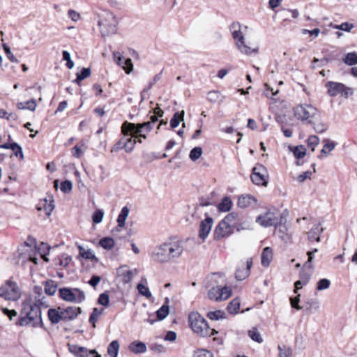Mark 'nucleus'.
I'll list each match as a JSON object with an SVG mask.
<instances>
[{
    "mask_svg": "<svg viewBox=\"0 0 357 357\" xmlns=\"http://www.w3.org/2000/svg\"><path fill=\"white\" fill-rule=\"evenodd\" d=\"M183 243L175 238L154 248L151 257L159 263H167L178 258L183 252Z\"/></svg>",
    "mask_w": 357,
    "mask_h": 357,
    "instance_id": "f257e3e1",
    "label": "nucleus"
},
{
    "mask_svg": "<svg viewBox=\"0 0 357 357\" xmlns=\"http://www.w3.org/2000/svg\"><path fill=\"white\" fill-rule=\"evenodd\" d=\"M15 324L18 326L43 327L41 310L30 299H25L22 303L20 316Z\"/></svg>",
    "mask_w": 357,
    "mask_h": 357,
    "instance_id": "f03ea898",
    "label": "nucleus"
},
{
    "mask_svg": "<svg viewBox=\"0 0 357 357\" xmlns=\"http://www.w3.org/2000/svg\"><path fill=\"white\" fill-rule=\"evenodd\" d=\"M188 320L192 330L202 337H210L218 333L215 329H211L206 319L197 312H191Z\"/></svg>",
    "mask_w": 357,
    "mask_h": 357,
    "instance_id": "7ed1b4c3",
    "label": "nucleus"
},
{
    "mask_svg": "<svg viewBox=\"0 0 357 357\" xmlns=\"http://www.w3.org/2000/svg\"><path fill=\"white\" fill-rule=\"evenodd\" d=\"M102 37L115 34L117 31L118 21L110 11H104L98 22Z\"/></svg>",
    "mask_w": 357,
    "mask_h": 357,
    "instance_id": "20e7f679",
    "label": "nucleus"
},
{
    "mask_svg": "<svg viewBox=\"0 0 357 357\" xmlns=\"http://www.w3.org/2000/svg\"><path fill=\"white\" fill-rule=\"evenodd\" d=\"M233 38L236 42L238 50L243 54H251L258 52V48H251L245 43V38L241 31V24L238 22H233L229 26Z\"/></svg>",
    "mask_w": 357,
    "mask_h": 357,
    "instance_id": "39448f33",
    "label": "nucleus"
},
{
    "mask_svg": "<svg viewBox=\"0 0 357 357\" xmlns=\"http://www.w3.org/2000/svg\"><path fill=\"white\" fill-rule=\"evenodd\" d=\"M317 114L316 107L310 104L298 105L294 108V116L303 122L312 123V119Z\"/></svg>",
    "mask_w": 357,
    "mask_h": 357,
    "instance_id": "423d86ee",
    "label": "nucleus"
},
{
    "mask_svg": "<svg viewBox=\"0 0 357 357\" xmlns=\"http://www.w3.org/2000/svg\"><path fill=\"white\" fill-rule=\"evenodd\" d=\"M59 297L67 302L81 303L86 299L84 292L78 288L62 287L59 289Z\"/></svg>",
    "mask_w": 357,
    "mask_h": 357,
    "instance_id": "0eeeda50",
    "label": "nucleus"
},
{
    "mask_svg": "<svg viewBox=\"0 0 357 357\" xmlns=\"http://www.w3.org/2000/svg\"><path fill=\"white\" fill-rule=\"evenodd\" d=\"M21 296V291L17 284L11 280H7L4 284L0 287V297L6 300L17 301Z\"/></svg>",
    "mask_w": 357,
    "mask_h": 357,
    "instance_id": "6e6552de",
    "label": "nucleus"
},
{
    "mask_svg": "<svg viewBox=\"0 0 357 357\" xmlns=\"http://www.w3.org/2000/svg\"><path fill=\"white\" fill-rule=\"evenodd\" d=\"M325 86L327 89L328 94L331 97H335L341 94L347 98L349 95L353 93L352 89L346 86L342 83L328 81L326 82Z\"/></svg>",
    "mask_w": 357,
    "mask_h": 357,
    "instance_id": "1a4fd4ad",
    "label": "nucleus"
},
{
    "mask_svg": "<svg viewBox=\"0 0 357 357\" xmlns=\"http://www.w3.org/2000/svg\"><path fill=\"white\" fill-rule=\"evenodd\" d=\"M232 291L230 287L216 286L211 288L208 292V298L215 301L227 299L231 296Z\"/></svg>",
    "mask_w": 357,
    "mask_h": 357,
    "instance_id": "9d476101",
    "label": "nucleus"
},
{
    "mask_svg": "<svg viewBox=\"0 0 357 357\" xmlns=\"http://www.w3.org/2000/svg\"><path fill=\"white\" fill-rule=\"evenodd\" d=\"M266 168L263 165L257 164L256 166L253 167L250 175L252 183L255 185L266 186L268 184L266 176Z\"/></svg>",
    "mask_w": 357,
    "mask_h": 357,
    "instance_id": "9b49d317",
    "label": "nucleus"
},
{
    "mask_svg": "<svg viewBox=\"0 0 357 357\" xmlns=\"http://www.w3.org/2000/svg\"><path fill=\"white\" fill-rule=\"evenodd\" d=\"M69 351L76 357H101L95 349L89 350L87 348L76 344H69Z\"/></svg>",
    "mask_w": 357,
    "mask_h": 357,
    "instance_id": "f8f14e48",
    "label": "nucleus"
},
{
    "mask_svg": "<svg viewBox=\"0 0 357 357\" xmlns=\"http://www.w3.org/2000/svg\"><path fill=\"white\" fill-rule=\"evenodd\" d=\"M282 215H280V218H269L264 214L259 215L256 218V222L258 223L263 227H269L274 226L275 229H278V224L283 221Z\"/></svg>",
    "mask_w": 357,
    "mask_h": 357,
    "instance_id": "ddd939ff",
    "label": "nucleus"
},
{
    "mask_svg": "<svg viewBox=\"0 0 357 357\" xmlns=\"http://www.w3.org/2000/svg\"><path fill=\"white\" fill-rule=\"evenodd\" d=\"M213 223V220L211 217L206 213V218L201 221L199 229V237L205 241L208 237Z\"/></svg>",
    "mask_w": 357,
    "mask_h": 357,
    "instance_id": "4468645a",
    "label": "nucleus"
},
{
    "mask_svg": "<svg viewBox=\"0 0 357 357\" xmlns=\"http://www.w3.org/2000/svg\"><path fill=\"white\" fill-rule=\"evenodd\" d=\"M63 322H68L75 319L82 312L81 307L76 306H68L66 308L61 307Z\"/></svg>",
    "mask_w": 357,
    "mask_h": 357,
    "instance_id": "2eb2a0df",
    "label": "nucleus"
},
{
    "mask_svg": "<svg viewBox=\"0 0 357 357\" xmlns=\"http://www.w3.org/2000/svg\"><path fill=\"white\" fill-rule=\"evenodd\" d=\"M153 125L154 124L149 121L142 123H134L128 121L124 122V128H128L130 130H133V129L137 128L138 129V132H145L146 133H149L152 130Z\"/></svg>",
    "mask_w": 357,
    "mask_h": 357,
    "instance_id": "dca6fc26",
    "label": "nucleus"
},
{
    "mask_svg": "<svg viewBox=\"0 0 357 357\" xmlns=\"http://www.w3.org/2000/svg\"><path fill=\"white\" fill-rule=\"evenodd\" d=\"M231 234V227L227 226L220 221L215 228L213 231V238L215 240H220L222 238L227 237Z\"/></svg>",
    "mask_w": 357,
    "mask_h": 357,
    "instance_id": "f3484780",
    "label": "nucleus"
},
{
    "mask_svg": "<svg viewBox=\"0 0 357 357\" xmlns=\"http://www.w3.org/2000/svg\"><path fill=\"white\" fill-rule=\"evenodd\" d=\"M54 199L52 196H49L40 201L37 206L38 211L44 210L47 215H50L54 208Z\"/></svg>",
    "mask_w": 357,
    "mask_h": 357,
    "instance_id": "a211bd4d",
    "label": "nucleus"
},
{
    "mask_svg": "<svg viewBox=\"0 0 357 357\" xmlns=\"http://www.w3.org/2000/svg\"><path fill=\"white\" fill-rule=\"evenodd\" d=\"M252 266V259H248L246 261V266H243L241 268H238L235 273V278L237 280L241 281L247 278L250 272V268Z\"/></svg>",
    "mask_w": 357,
    "mask_h": 357,
    "instance_id": "6ab92c4d",
    "label": "nucleus"
},
{
    "mask_svg": "<svg viewBox=\"0 0 357 357\" xmlns=\"http://www.w3.org/2000/svg\"><path fill=\"white\" fill-rule=\"evenodd\" d=\"M47 317L52 325H55L59 324L60 321H63L61 307L50 308L47 311Z\"/></svg>",
    "mask_w": 357,
    "mask_h": 357,
    "instance_id": "aec40b11",
    "label": "nucleus"
},
{
    "mask_svg": "<svg viewBox=\"0 0 357 357\" xmlns=\"http://www.w3.org/2000/svg\"><path fill=\"white\" fill-rule=\"evenodd\" d=\"M257 199L250 195H245L239 197L237 202L238 207L244 208L249 206H255L257 204Z\"/></svg>",
    "mask_w": 357,
    "mask_h": 357,
    "instance_id": "412c9836",
    "label": "nucleus"
},
{
    "mask_svg": "<svg viewBox=\"0 0 357 357\" xmlns=\"http://www.w3.org/2000/svg\"><path fill=\"white\" fill-rule=\"evenodd\" d=\"M305 311L307 313L312 314L318 312L320 309V302L315 298H309L304 301Z\"/></svg>",
    "mask_w": 357,
    "mask_h": 357,
    "instance_id": "4be33fe9",
    "label": "nucleus"
},
{
    "mask_svg": "<svg viewBox=\"0 0 357 357\" xmlns=\"http://www.w3.org/2000/svg\"><path fill=\"white\" fill-rule=\"evenodd\" d=\"M324 228L321 227V223L314 225L307 233L308 240L310 241H320V234L323 232Z\"/></svg>",
    "mask_w": 357,
    "mask_h": 357,
    "instance_id": "5701e85b",
    "label": "nucleus"
},
{
    "mask_svg": "<svg viewBox=\"0 0 357 357\" xmlns=\"http://www.w3.org/2000/svg\"><path fill=\"white\" fill-rule=\"evenodd\" d=\"M129 350L133 354H142L146 351V345L141 341H134L128 346Z\"/></svg>",
    "mask_w": 357,
    "mask_h": 357,
    "instance_id": "b1692460",
    "label": "nucleus"
},
{
    "mask_svg": "<svg viewBox=\"0 0 357 357\" xmlns=\"http://www.w3.org/2000/svg\"><path fill=\"white\" fill-rule=\"evenodd\" d=\"M129 214V208L127 206H124L121 208L120 213L118 215L117 218V227L113 229V232L114 231H119V227H123L125 225V222L126 218H128Z\"/></svg>",
    "mask_w": 357,
    "mask_h": 357,
    "instance_id": "393cba45",
    "label": "nucleus"
},
{
    "mask_svg": "<svg viewBox=\"0 0 357 357\" xmlns=\"http://www.w3.org/2000/svg\"><path fill=\"white\" fill-rule=\"evenodd\" d=\"M138 129H133L130 130L128 128H124V123L121 126V132L125 137L133 136L134 137H140L141 139H146V135L144 132H138Z\"/></svg>",
    "mask_w": 357,
    "mask_h": 357,
    "instance_id": "a878e982",
    "label": "nucleus"
},
{
    "mask_svg": "<svg viewBox=\"0 0 357 357\" xmlns=\"http://www.w3.org/2000/svg\"><path fill=\"white\" fill-rule=\"evenodd\" d=\"M273 257V251L270 247L264 248L261 253V264L263 266L267 267L269 266L270 262Z\"/></svg>",
    "mask_w": 357,
    "mask_h": 357,
    "instance_id": "bb28decb",
    "label": "nucleus"
},
{
    "mask_svg": "<svg viewBox=\"0 0 357 357\" xmlns=\"http://www.w3.org/2000/svg\"><path fill=\"white\" fill-rule=\"evenodd\" d=\"M43 284L45 294L50 296H53L57 289V283L52 280H48L44 282Z\"/></svg>",
    "mask_w": 357,
    "mask_h": 357,
    "instance_id": "cd10ccee",
    "label": "nucleus"
},
{
    "mask_svg": "<svg viewBox=\"0 0 357 357\" xmlns=\"http://www.w3.org/2000/svg\"><path fill=\"white\" fill-rule=\"evenodd\" d=\"M78 249H79V255L82 257H83V258H84L86 259H89L91 261H94V262H98V259L93 253L91 250H85V249L82 246H81V245L78 246Z\"/></svg>",
    "mask_w": 357,
    "mask_h": 357,
    "instance_id": "c85d7f7f",
    "label": "nucleus"
},
{
    "mask_svg": "<svg viewBox=\"0 0 357 357\" xmlns=\"http://www.w3.org/2000/svg\"><path fill=\"white\" fill-rule=\"evenodd\" d=\"M168 298H166V303L163 304L157 311H156V317L157 319L161 321L166 318L169 312V306L167 304L168 303Z\"/></svg>",
    "mask_w": 357,
    "mask_h": 357,
    "instance_id": "c756f323",
    "label": "nucleus"
},
{
    "mask_svg": "<svg viewBox=\"0 0 357 357\" xmlns=\"http://www.w3.org/2000/svg\"><path fill=\"white\" fill-rule=\"evenodd\" d=\"M91 71L89 68H82L81 71L76 74L77 77L73 82L77 84L80 85L81 82L84 79L87 78L88 77H89L91 75Z\"/></svg>",
    "mask_w": 357,
    "mask_h": 357,
    "instance_id": "7c9ffc66",
    "label": "nucleus"
},
{
    "mask_svg": "<svg viewBox=\"0 0 357 357\" xmlns=\"http://www.w3.org/2000/svg\"><path fill=\"white\" fill-rule=\"evenodd\" d=\"M232 205V202L229 197H225L218 205V208L221 212L229 211Z\"/></svg>",
    "mask_w": 357,
    "mask_h": 357,
    "instance_id": "2f4dec72",
    "label": "nucleus"
},
{
    "mask_svg": "<svg viewBox=\"0 0 357 357\" xmlns=\"http://www.w3.org/2000/svg\"><path fill=\"white\" fill-rule=\"evenodd\" d=\"M240 300L238 298H234L229 303L227 310L231 314H237L240 308Z\"/></svg>",
    "mask_w": 357,
    "mask_h": 357,
    "instance_id": "473e14b6",
    "label": "nucleus"
},
{
    "mask_svg": "<svg viewBox=\"0 0 357 357\" xmlns=\"http://www.w3.org/2000/svg\"><path fill=\"white\" fill-rule=\"evenodd\" d=\"M17 107L19 109H29L30 111H34L36 108V102L34 99H31L24 102H18Z\"/></svg>",
    "mask_w": 357,
    "mask_h": 357,
    "instance_id": "72a5a7b5",
    "label": "nucleus"
},
{
    "mask_svg": "<svg viewBox=\"0 0 357 357\" xmlns=\"http://www.w3.org/2000/svg\"><path fill=\"white\" fill-rule=\"evenodd\" d=\"M289 149L292 151L296 159H301L306 155V149L303 145H299L294 147L289 146Z\"/></svg>",
    "mask_w": 357,
    "mask_h": 357,
    "instance_id": "f704fd0d",
    "label": "nucleus"
},
{
    "mask_svg": "<svg viewBox=\"0 0 357 357\" xmlns=\"http://www.w3.org/2000/svg\"><path fill=\"white\" fill-rule=\"evenodd\" d=\"M119 349V342L117 340H113L107 347V354L110 357H117Z\"/></svg>",
    "mask_w": 357,
    "mask_h": 357,
    "instance_id": "c9c22d12",
    "label": "nucleus"
},
{
    "mask_svg": "<svg viewBox=\"0 0 357 357\" xmlns=\"http://www.w3.org/2000/svg\"><path fill=\"white\" fill-rule=\"evenodd\" d=\"M183 117H184V111H182L181 113H179V112L174 113V114L173 115L172 118L170 120L171 128H176L179 125L180 122L181 121H183Z\"/></svg>",
    "mask_w": 357,
    "mask_h": 357,
    "instance_id": "e433bc0d",
    "label": "nucleus"
},
{
    "mask_svg": "<svg viewBox=\"0 0 357 357\" xmlns=\"http://www.w3.org/2000/svg\"><path fill=\"white\" fill-rule=\"evenodd\" d=\"M26 299H30L32 303H36V305L39 307V309L40 310L43 307H45V308H47L48 307V304L47 303V301L45 300L46 298L44 296H43L41 297L36 296L34 298H32L31 296H29V297L26 298Z\"/></svg>",
    "mask_w": 357,
    "mask_h": 357,
    "instance_id": "4c0bfd02",
    "label": "nucleus"
},
{
    "mask_svg": "<svg viewBox=\"0 0 357 357\" xmlns=\"http://www.w3.org/2000/svg\"><path fill=\"white\" fill-rule=\"evenodd\" d=\"M99 245L105 250H111L114 245V241L111 237H104L100 240Z\"/></svg>",
    "mask_w": 357,
    "mask_h": 357,
    "instance_id": "58836bf2",
    "label": "nucleus"
},
{
    "mask_svg": "<svg viewBox=\"0 0 357 357\" xmlns=\"http://www.w3.org/2000/svg\"><path fill=\"white\" fill-rule=\"evenodd\" d=\"M207 317L211 320H219L226 317L225 312L222 310L211 311L207 313Z\"/></svg>",
    "mask_w": 357,
    "mask_h": 357,
    "instance_id": "ea45409f",
    "label": "nucleus"
},
{
    "mask_svg": "<svg viewBox=\"0 0 357 357\" xmlns=\"http://www.w3.org/2000/svg\"><path fill=\"white\" fill-rule=\"evenodd\" d=\"M104 312V309L99 310L97 307L93 309V311L89 317V322L93 325V327H96V322L98 321V317L101 315Z\"/></svg>",
    "mask_w": 357,
    "mask_h": 357,
    "instance_id": "a19ab883",
    "label": "nucleus"
},
{
    "mask_svg": "<svg viewBox=\"0 0 357 357\" xmlns=\"http://www.w3.org/2000/svg\"><path fill=\"white\" fill-rule=\"evenodd\" d=\"M343 61L349 66L357 64V54L354 52L348 53L343 59Z\"/></svg>",
    "mask_w": 357,
    "mask_h": 357,
    "instance_id": "79ce46f5",
    "label": "nucleus"
},
{
    "mask_svg": "<svg viewBox=\"0 0 357 357\" xmlns=\"http://www.w3.org/2000/svg\"><path fill=\"white\" fill-rule=\"evenodd\" d=\"M133 136H129L126 137L124 149L127 153L131 152L135 144L137 143L136 139H132Z\"/></svg>",
    "mask_w": 357,
    "mask_h": 357,
    "instance_id": "37998d69",
    "label": "nucleus"
},
{
    "mask_svg": "<svg viewBox=\"0 0 357 357\" xmlns=\"http://www.w3.org/2000/svg\"><path fill=\"white\" fill-rule=\"evenodd\" d=\"M202 154V149L199 146H196L193 148L189 154V158L191 160L195 161L198 160Z\"/></svg>",
    "mask_w": 357,
    "mask_h": 357,
    "instance_id": "c03bdc74",
    "label": "nucleus"
},
{
    "mask_svg": "<svg viewBox=\"0 0 357 357\" xmlns=\"http://www.w3.org/2000/svg\"><path fill=\"white\" fill-rule=\"evenodd\" d=\"M193 357H213V354L206 349H198L194 351Z\"/></svg>",
    "mask_w": 357,
    "mask_h": 357,
    "instance_id": "a18cd8bd",
    "label": "nucleus"
},
{
    "mask_svg": "<svg viewBox=\"0 0 357 357\" xmlns=\"http://www.w3.org/2000/svg\"><path fill=\"white\" fill-rule=\"evenodd\" d=\"M248 335L253 341H255L258 343L263 342V339L256 328L250 330L248 331Z\"/></svg>",
    "mask_w": 357,
    "mask_h": 357,
    "instance_id": "49530a36",
    "label": "nucleus"
},
{
    "mask_svg": "<svg viewBox=\"0 0 357 357\" xmlns=\"http://www.w3.org/2000/svg\"><path fill=\"white\" fill-rule=\"evenodd\" d=\"M238 218V213L232 212L227 214L225 218L222 220V222H225L229 227H231V225L234 223L236 220Z\"/></svg>",
    "mask_w": 357,
    "mask_h": 357,
    "instance_id": "de8ad7c7",
    "label": "nucleus"
},
{
    "mask_svg": "<svg viewBox=\"0 0 357 357\" xmlns=\"http://www.w3.org/2000/svg\"><path fill=\"white\" fill-rule=\"evenodd\" d=\"M330 26H331L335 29H339V30H342L344 31L349 32L354 28V26L353 24H351L349 22H343L340 25H333V24H331Z\"/></svg>",
    "mask_w": 357,
    "mask_h": 357,
    "instance_id": "09e8293b",
    "label": "nucleus"
},
{
    "mask_svg": "<svg viewBox=\"0 0 357 357\" xmlns=\"http://www.w3.org/2000/svg\"><path fill=\"white\" fill-rule=\"evenodd\" d=\"M278 349L280 351L279 356L280 357H291L292 355V349L286 345L278 346Z\"/></svg>",
    "mask_w": 357,
    "mask_h": 357,
    "instance_id": "8fccbe9b",
    "label": "nucleus"
},
{
    "mask_svg": "<svg viewBox=\"0 0 357 357\" xmlns=\"http://www.w3.org/2000/svg\"><path fill=\"white\" fill-rule=\"evenodd\" d=\"M319 139L316 135H310L307 139V146L311 148L312 151L315 150V147L319 144Z\"/></svg>",
    "mask_w": 357,
    "mask_h": 357,
    "instance_id": "3c124183",
    "label": "nucleus"
},
{
    "mask_svg": "<svg viewBox=\"0 0 357 357\" xmlns=\"http://www.w3.org/2000/svg\"><path fill=\"white\" fill-rule=\"evenodd\" d=\"M311 125L313 126L314 131L317 133H323L326 132L328 128V125L323 122H318L317 123H315L312 121Z\"/></svg>",
    "mask_w": 357,
    "mask_h": 357,
    "instance_id": "603ef678",
    "label": "nucleus"
},
{
    "mask_svg": "<svg viewBox=\"0 0 357 357\" xmlns=\"http://www.w3.org/2000/svg\"><path fill=\"white\" fill-rule=\"evenodd\" d=\"M10 149L13 151L14 155L17 158H19L20 160L24 159L22 149L17 143L13 142V147Z\"/></svg>",
    "mask_w": 357,
    "mask_h": 357,
    "instance_id": "864d4df0",
    "label": "nucleus"
},
{
    "mask_svg": "<svg viewBox=\"0 0 357 357\" xmlns=\"http://www.w3.org/2000/svg\"><path fill=\"white\" fill-rule=\"evenodd\" d=\"M104 216V211L102 209H97L92 215V220L95 224H99L102 222Z\"/></svg>",
    "mask_w": 357,
    "mask_h": 357,
    "instance_id": "5fc2aeb1",
    "label": "nucleus"
},
{
    "mask_svg": "<svg viewBox=\"0 0 357 357\" xmlns=\"http://www.w3.org/2000/svg\"><path fill=\"white\" fill-rule=\"evenodd\" d=\"M120 275L122 277V282L125 284L129 283L132 278V272L130 270H123Z\"/></svg>",
    "mask_w": 357,
    "mask_h": 357,
    "instance_id": "6e6d98bb",
    "label": "nucleus"
},
{
    "mask_svg": "<svg viewBox=\"0 0 357 357\" xmlns=\"http://www.w3.org/2000/svg\"><path fill=\"white\" fill-rule=\"evenodd\" d=\"M330 285H331V282L328 279L322 278L318 281L317 285V289L318 291H322V290L329 288Z\"/></svg>",
    "mask_w": 357,
    "mask_h": 357,
    "instance_id": "4d7b16f0",
    "label": "nucleus"
},
{
    "mask_svg": "<svg viewBox=\"0 0 357 357\" xmlns=\"http://www.w3.org/2000/svg\"><path fill=\"white\" fill-rule=\"evenodd\" d=\"M137 288L138 289L139 293L141 295L144 296L147 298H149L151 297V294L149 288L146 287V286H144V284L139 283L137 284Z\"/></svg>",
    "mask_w": 357,
    "mask_h": 357,
    "instance_id": "13d9d810",
    "label": "nucleus"
},
{
    "mask_svg": "<svg viewBox=\"0 0 357 357\" xmlns=\"http://www.w3.org/2000/svg\"><path fill=\"white\" fill-rule=\"evenodd\" d=\"M73 188V183L69 180H65L61 183L60 189L64 193H68Z\"/></svg>",
    "mask_w": 357,
    "mask_h": 357,
    "instance_id": "bf43d9fd",
    "label": "nucleus"
},
{
    "mask_svg": "<svg viewBox=\"0 0 357 357\" xmlns=\"http://www.w3.org/2000/svg\"><path fill=\"white\" fill-rule=\"evenodd\" d=\"M6 57L13 63H18L19 61L15 58L14 54L11 52L10 47L4 44L3 45Z\"/></svg>",
    "mask_w": 357,
    "mask_h": 357,
    "instance_id": "052dcab7",
    "label": "nucleus"
},
{
    "mask_svg": "<svg viewBox=\"0 0 357 357\" xmlns=\"http://www.w3.org/2000/svg\"><path fill=\"white\" fill-rule=\"evenodd\" d=\"M51 247L45 243H42L39 247V250L41 252V255H44V261H48V259L45 257L49 254Z\"/></svg>",
    "mask_w": 357,
    "mask_h": 357,
    "instance_id": "680f3d73",
    "label": "nucleus"
},
{
    "mask_svg": "<svg viewBox=\"0 0 357 357\" xmlns=\"http://www.w3.org/2000/svg\"><path fill=\"white\" fill-rule=\"evenodd\" d=\"M300 296H301V295L298 294L297 296L291 297L289 298L291 307H293L297 310H300L303 309V307L299 305Z\"/></svg>",
    "mask_w": 357,
    "mask_h": 357,
    "instance_id": "e2e57ef3",
    "label": "nucleus"
},
{
    "mask_svg": "<svg viewBox=\"0 0 357 357\" xmlns=\"http://www.w3.org/2000/svg\"><path fill=\"white\" fill-rule=\"evenodd\" d=\"M109 303V296L107 293H102L99 295V297L98 298V303L103 305V306H107Z\"/></svg>",
    "mask_w": 357,
    "mask_h": 357,
    "instance_id": "0e129e2a",
    "label": "nucleus"
},
{
    "mask_svg": "<svg viewBox=\"0 0 357 357\" xmlns=\"http://www.w3.org/2000/svg\"><path fill=\"white\" fill-rule=\"evenodd\" d=\"M220 93L217 91H209L207 94V99L211 102H216L220 98Z\"/></svg>",
    "mask_w": 357,
    "mask_h": 357,
    "instance_id": "69168bd1",
    "label": "nucleus"
},
{
    "mask_svg": "<svg viewBox=\"0 0 357 357\" xmlns=\"http://www.w3.org/2000/svg\"><path fill=\"white\" fill-rule=\"evenodd\" d=\"M309 278V276H306L305 278H302V280H298L294 283L295 289L294 291L295 294H297L298 290L301 289L303 285H305L308 282Z\"/></svg>",
    "mask_w": 357,
    "mask_h": 357,
    "instance_id": "338daca9",
    "label": "nucleus"
},
{
    "mask_svg": "<svg viewBox=\"0 0 357 357\" xmlns=\"http://www.w3.org/2000/svg\"><path fill=\"white\" fill-rule=\"evenodd\" d=\"M113 56L114 61L116 62V63L119 66L123 68V61H125V58L119 52H113Z\"/></svg>",
    "mask_w": 357,
    "mask_h": 357,
    "instance_id": "774afa93",
    "label": "nucleus"
}]
</instances>
